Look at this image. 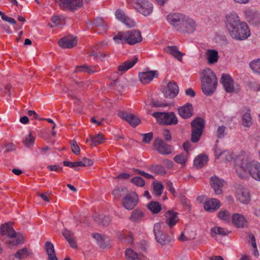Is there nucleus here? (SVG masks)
Returning <instances> with one entry per match:
<instances>
[{
    "label": "nucleus",
    "instance_id": "28",
    "mask_svg": "<svg viewBox=\"0 0 260 260\" xmlns=\"http://www.w3.org/2000/svg\"><path fill=\"white\" fill-rule=\"evenodd\" d=\"M94 221L99 225L105 226L108 225L111 221L110 216L104 215H95L93 216Z\"/></svg>",
    "mask_w": 260,
    "mask_h": 260
},
{
    "label": "nucleus",
    "instance_id": "4",
    "mask_svg": "<svg viewBox=\"0 0 260 260\" xmlns=\"http://www.w3.org/2000/svg\"><path fill=\"white\" fill-rule=\"evenodd\" d=\"M1 235H7L10 239L8 244L11 246H16L23 243V237L19 233H16L11 224L5 223L0 229Z\"/></svg>",
    "mask_w": 260,
    "mask_h": 260
},
{
    "label": "nucleus",
    "instance_id": "7",
    "mask_svg": "<svg viewBox=\"0 0 260 260\" xmlns=\"http://www.w3.org/2000/svg\"><path fill=\"white\" fill-rule=\"evenodd\" d=\"M162 224L161 223H155L154 226L153 232L157 242L161 245H166L171 242V238L162 232Z\"/></svg>",
    "mask_w": 260,
    "mask_h": 260
},
{
    "label": "nucleus",
    "instance_id": "42",
    "mask_svg": "<svg viewBox=\"0 0 260 260\" xmlns=\"http://www.w3.org/2000/svg\"><path fill=\"white\" fill-rule=\"evenodd\" d=\"M89 137L92 144L95 146L102 143L105 140L104 136L101 133H99L95 136H90Z\"/></svg>",
    "mask_w": 260,
    "mask_h": 260
},
{
    "label": "nucleus",
    "instance_id": "14",
    "mask_svg": "<svg viewBox=\"0 0 260 260\" xmlns=\"http://www.w3.org/2000/svg\"><path fill=\"white\" fill-rule=\"evenodd\" d=\"M231 221L237 228H245L248 225V221L244 215L240 213H234L232 216Z\"/></svg>",
    "mask_w": 260,
    "mask_h": 260
},
{
    "label": "nucleus",
    "instance_id": "45",
    "mask_svg": "<svg viewBox=\"0 0 260 260\" xmlns=\"http://www.w3.org/2000/svg\"><path fill=\"white\" fill-rule=\"evenodd\" d=\"M153 188L156 196H159L162 194L164 189V186L161 183H154Z\"/></svg>",
    "mask_w": 260,
    "mask_h": 260
},
{
    "label": "nucleus",
    "instance_id": "48",
    "mask_svg": "<svg viewBox=\"0 0 260 260\" xmlns=\"http://www.w3.org/2000/svg\"><path fill=\"white\" fill-rule=\"evenodd\" d=\"M51 21L55 26H58L62 24L64 17L62 16H53L51 18Z\"/></svg>",
    "mask_w": 260,
    "mask_h": 260
},
{
    "label": "nucleus",
    "instance_id": "30",
    "mask_svg": "<svg viewBox=\"0 0 260 260\" xmlns=\"http://www.w3.org/2000/svg\"><path fill=\"white\" fill-rule=\"evenodd\" d=\"M205 125V121L201 117L195 118L191 122L192 130H203Z\"/></svg>",
    "mask_w": 260,
    "mask_h": 260
},
{
    "label": "nucleus",
    "instance_id": "31",
    "mask_svg": "<svg viewBox=\"0 0 260 260\" xmlns=\"http://www.w3.org/2000/svg\"><path fill=\"white\" fill-rule=\"evenodd\" d=\"M45 250L48 255V260H58L55 253L53 244L50 242H46L45 245Z\"/></svg>",
    "mask_w": 260,
    "mask_h": 260
},
{
    "label": "nucleus",
    "instance_id": "12",
    "mask_svg": "<svg viewBox=\"0 0 260 260\" xmlns=\"http://www.w3.org/2000/svg\"><path fill=\"white\" fill-rule=\"evenodd\" d=\"M197 26L196 22L192 18L185 16L181 26V28L179 31L187 33H192L196 30Z\"/></svg>",
    "mask_w": 260,
    "mask_h": 260
},
{
    "label": "nucleus",
    "instance_id": "24",
    "mask_svg": "<svg viewBox=\"0 0 260 260\" xmlns=\"http://www.w3.org/2000/svg\"><path fill=\"white\" fill-rule=\"evenodd\" d=\"M165 52L172 55L179 61H181L182 57L185 55L181 53L175 46H169L164 49Z\"/></svg>",
    "mask_w": 260,
    "mask_h": 260
},
{
    "label": "nucleus",
    "instance_id": "64",
    "mask_svg": "<svg viewBox=\"0 0 260 260\" xmlns=\"http://www.w3.org/2000/svg\"><path fill=\"white\" fill-rule=\"evenodd\" d=\"M190 146L191 144L188 141L185 142L183 145L184 150H185V153H187V155L188 154V152L190 149Z\"/></svg>",
    "mask_w": 260,
    "mask_h": 260
},
{
    "label": "nucleus",
    "instance_id": "2",
    "mask_svg": "<svg viewBox=\"0 0 260 260\" xmlns=\"http://www.w3.org/2000/svg\"><path fill=\"white\" fill-rule=\"evenodd\" d=\"M236 171L238 176L244 178L249 174L254 180L260 181V162L246 157H238L236 160Z\"/></svg>",
    "mask_w": 260,
    "mask_h": 260
},
{
    "label": "nucleus",
    "instance_id": "37",
    "mask_svg": "<svg viewBox=\"0 0 260 260\" xmlns=\"http://www.w3.org/2000/svg\"><path fill=\"white\" fill-rule=\"evenodd\" d=\"M211 236L213 238H215L216 235L225 236L229 234V231L219 226L211 228Z\"/></svg>",
    "mask_w": 260,
    "mask_h": 260
},
{
    "label": "nucleus",
    "instance_id": "13",
    "mask_svg": "<svg viewBox=\"0 0 260 260\" xmlns=\"http://www.w3.org/2000/svg\"><path fill=\"white\" fill-rule=\"evenodd\" d=\"M164 93L166 98L173 99L178 93L179 87L177 83L174 81L169 82L164 89Z\"/></svg>",
    "mask_w": 260,
    "mask_h": 260
},
{
    "label": "nucleus",
    "instance_id": "63",
    "mask_svg": "<svg viewBox=\"0 0 260 260\" xmlns=\"http://www.w3.org/2000/svg\"><path fill=\"white\" fill-rule=\"evenodd\" d=\"M82 161L84 167L90 166L93 165V161L91 159L87 158H83L82 159Z\"/></svg>",
    "mask_w": 260,
    "mask_h": 260
},
{
    "label": "nucleus",
    "instance_id": "11",
    "mask_svg": "<svg viewBox=\"0 0 260 260\" xmlns=\"http://www.w3.org/2000/svg\"><path fill=\"white\" fill-rule=\"evenodd\" d=\"M154 149L162 155L169 154L172 152V147L166 144L159 138H157L155 140Z\"/></svg>",
    "mask_w": 260,
    "mask_h": 260
},
{
    "label": "nucleus",
    "instance_id": "40",
    "mask_svg": "<svg viewBox=\"0 0 260 260\" xmlns=\"http://www.w3.org/2000/svg\"><path fill=\"white\" fill-rule=\"evenodd\" d=\"M148 209L154 214L158 213L161 210V206L157 202L152 201L147 205Z\"/></svg>",
    "mask_w": 260,
    "mask_h": 260
},
{
    "label": "nucleus",
    "instance_id": "51",
    "mask_svg": "<svg viewBox=\"0 0 260 260\" xmlns=\"http://www.w3.org/2000/svg\"><path fill=\"white\" fill-rule=\"evenodd\" d=\"M122 22L128 27H133L136 25L135 21L127 16Z\"/></svg>",
    "mask_w": 260,
    "mask_h": 260
},
{
    "label": "nucleus",
    "instance_id": "26",
    "mask_svg": "<svg viewBox=\"0 0 260 260\" xmlns=\"http://www.w3.org/2000/svg\"><path fill=\"white\" fill-rule=\"evenodd\" d=\"M177 215L178 213L177 212L170 210L166 213V223L169 227L172 228L178 221L179 219Z\"/></svg>",
    "mask_w": 260,
    "mask_h": 260
},
{
    "label": "nucleus",
    "instance_id": "36",
    "mask_svg": "<svg viewBox=\"0 0 260 260\" xmlns=\"http://www.w3.org/2000/svg\"><path fill=\"white\" fill-rule=\"evenodd\" d=\"M31 254L32 253L30 252L27 248L24 247L18 250L15 253L14 256L17 259H22L27 257L29 255Z\"/></svg>",
    "mask_w": 260,
    "mask_h": 260
},
{
    "label": "nucleus",
    "instance_id": "50",
    "mask_svg": "<svg viewBox=\"0 0 260 260\" xmlns=\"http://www.w3.org/2000/svg\"><path fill=\"white\" fill-rule=\"evenodd\" d=\"M132 182L137 186L142 187L145 184L144 180L140 177H134L131 179Z\"/></svg>",
    "mask_w": 260,
    "mask_h": 260
},
{
    "label": "nucleus",
    "instance_id": "43",
    "mask_svg": "<svg viewBox=\"0 0 260 260\" xmlns=\"http://www.w3.org/2000/svg\"><path fill=\"white\" fill-rule=\"evenodd\" d=\"M249 66L254 72L260 75V59L252 60Z\"/></svg>",
    "mask_w": 260,
    "mask_h": 260
},
{
    "label": "nucleus",
    "instance_id": "20",
    "mask_svg": "<svg viewBox=\"0 0 260 260\" xmlns=\"http://www.w3.org/2000/svg\"><path fill=\"white\" fill-rule=\"evenodd\" d=\"M118 116L119 117L125 119L134 127L137 126L140 122V119L137 116L123 111L118 112Z\"/></svg>",
    "mask_w": 260,
    "mask_h": 260
},
{
    "label": "nucleus",
    "instance_id": "52",
    "mask_svg": "<svg viewBox=\"0 0 260 260\" xmlns=\"http://www.w3.org/2000/svg\"><path fill=\"white\" fill-rule=\"evenodd\" d=\"M90 56H92L95 59H100L102 61L105 60L108 57V55L106 54L96 52L95 51H93Z\"/></svg>",
    "mask_w": 260,
    "mask_h": 260
},
{
    "label": "nucleus",
    "instance_id": "6",
    "mask_svg": "<svg viewBox=\"0 0 260 260\" xmlns=\"http://www.w3.org/2000/svg\"><path fill=\"white\" fill-rule=\"evenodd\" d=\"M135 9L144 16L150 15L153 11V5L147 0H136Z\"/></svg>",
    "mask_w": 260,
    "mask_h": 260
},
{
    "label": "nucleus",
    "instance_id": "62",
    "mask_svg": "<svg viewBox=\"0 0 260 260\" xmlns=\"http://www.w3.org/2000/svg\"><path fill=\"white\" fill-rule=\"evenodd\" d=\"M47 168L51 171L59 172L62 170V168L58 165H50Z\"/></svg>",
    "mask_w": 260,
    "mask_h": 260
},
{
    "label": "nucleus",
    "instance_id": "1",
    "mask_svg": "<svg viewBox=\"0 0 260 260\" xmlns=\"http://www.w3.org/2000/svg\"><path fill=\"white\" fill-rule=\"evenodd\" d=\"M225 26L231 37L236 40H245L250 35L247 24L241 22L238 14L235 12L226 15Z\"/></svg>",
    "mask_w": 260,
    "mask_h": 260
},
{
    "label": "nucleus",
    "instance_id": "25",
    "mask_svg": "<svg viewBox=\"0 0 260 260\" xmlns=\"http://www.w3.org/2000/svg\"><path fill=\"white\" fill-rule=\"evenodd\" d=\"M220 207V202L216 199H211L204 203V209L209 212L214 211Z\"/></svg>",
    "mask_w": 260,
    "mask_h": 260
},
{
    "label": "nucleus",
    "instance_id": "8",
    "mask_svg": "<svg viewBox=\"0 0 260 260\" xmlns=\"http://www.w3.org/2000/svg\"><path fill=\"white\" fill-rule=\"evenodd\" d=\"M139 199L135 192H131L125 194L122 200L123 207L128 210L133 209L138 204Z\"/></svg>",
    "mask_w": 260,
    "mask_h": 260
},
{
    "label": "nucleus",
    "instance_id": "17",
    "mask_svg": "<svg viewBox=\"0 0 260 260\" xmlns=\"http://www.w3.org/2000/svg\"><path fill=\"white\" fill-rule=\"evenodd\" d=\"M158 76V73L157 71H146L139 74L140 80L144 84L149 83Z\"/></svg>",
    "mask_w": 260,
    "mask_h": 260
},
{
    "label": "nucleus",
    "instance_id": "29",
    "mask_svg": "<svg viewBox=\"0 0 260 260\" xmlns=\"http://www.w3.org/2000/svg\"><path fill=\"white\" fill-rule=\"evenodd\" d=\"M138 61V58L136 56L134 57L131 59L128 60L118 67V71L124 73L128 69L132 68Z\"/></svg>",
    "mask_w": 260,
    "mask_h": 260
},
{
    "label": "nucleus",
    "instance_id": "10",
    "mask_svg": "<svg viewBox=\"0 0 260 260\" xmlns=\"http://www.w3.org/2000/svg\"><path fill=\"white\" fill-rule=\"evenodd\" d=\"M59 7L64 10H74L80 8L82 0H55Z\"/></svg>",
    "mask_w": 260,
    "mask_h": 260
},
{
    "label": "nucleus",
    "instance_id": "57",
    "mask_svg": "<svg viewBox=\"0 0 260 260\" xmlns=\"http://www.w3.org/2000/svg\"><path fill=\"white\" fill-rule=\"evenodd\" d=\"M72 150L73 152L76 155H78L80 152V149L75 140L72 141Z\"/></svg>",
    "mask_w": 260,
    "mask_h": 260
},
{
    "label": "nucleus",
    "instance_id": "33",
    "mask_svg": "<svg viewBox=\"0 0 260 260\" xmlns=\"http://www.w3.org/2000/svg\"><path fill=\"white\" fill-rule=\"evenodd\" d=\"M253 123L250 110L247 109L246 112L242 115V124L244 127L249 128L253 124Z\"/></svg>",
    "mask_w": 260,
    "mask_h": 260
},
{
    "label": "nucleus",
    "instance_id": "60",
    "mask_svg": "<svg viewBox=\"0 0 260 260\" xmlns=\"http://www.w3.org/2000/svg\"><path fill=\"white\" fill-rule=\"evenodd\" d=\"M2 19L3 20L9 22V23H10L11 24H15L16 23V21L14 18L8 17L7 16L5 15V14L3 15Z\"/></svg>",
    "mask_w": 260,
    "mask_h": 260
},
{
    "label": "nucleus",
    "instance_id": "3",
    "mask_svg": "<svg viewBox=\"0 0 260 260\" xmlns=\"http://www.w3.org/2000/svg\"><path fill=\"white\" fill-rule=\"evenodd\" d=\"M217 80L215 74L210 68L205 69L203 72L202 89L206 95L212 94L216 88Z\"/></svg>",
    "mask_w": 260,
    "mask_h": 260
},
{
    "label": "nucleus",
    "instance_id": "58",
    "mask_svg": "<svg viewBox=\"0 0 260 260\" xmlns=\"http://www.w3.org/2000/svg\"><path fill=\"white\" fill-rule=\"evenodd\" d=\"M76 72H93L91 69H89L86 65H83L77 67L76 69Z\"/></svg>",
    "mask_w": 260,
    "mask_h": 260
},
{
    "label": "nucleus",
    "instance_id": "39",
    "mask_svg": "<svg viewBox=\"0 0 260 260\" xmlns=\"http://www.w3.org/2000/svg\"><path fill=\"white\" fill-rule=\"evenodd\" d=\"M218 218L226 223H229L232 218L230 213L228 210H221L218 214Z\"/></svg>",
    "mask_w": 260,
    "mask_h": 260
},
{
    "label": "nucleus",
    "instance_id": "19",
    "mask_svg": "<svg viewBox=\"0 0 260 260\" xmlns=\"http://www.w3.org/2000/svg\"><path fill=\"white\" fill-rule=\"evenodd\" d=\"M221 82L227 92L231 93L234 91V81L229 75L223 74L221 76Z\"/></svg>",
    "mask_w": 260,
    "mask_h": 260
},
{
    "label": "nucleus",
    "instance_id": "23",
    "mask_svg": "<svg viewBox=\"0 0 260 260\" xmlns=\"http://www.w3.org/2000/svg\"><path fill=\"white\" fill-rule=\"evenodd\" d=\"M236 197L241 203L247 204L250 200V192L247 188H240L237 191Z\"/></svg>",
    "mask_w": 260,
    "mask_h": 260
},
{
    "label": "nucleus",
    "instance_id": "44",
    "mask_svg": "<svg viewBox=\"0 0 260 260\" xmlns=\"http://www.w3.org/2000/svg\"><path fill=\"white\" fill-rule=\"evenodd\" d=\"M35 137L32 135L31 133H29L28 135L24 138L23 143L25 146L29 147L34 144Z\"/></svg>",
    "mask_w": 260,
    "mask_h": 260
},
{
    "label": "nucleus",
    "instance_id": "49",
    "mask_svg": "<svg viewBox=\"0 0 260 260\" xmlns=\"http://www.w3.org/2000/svg\"><path fill=\"white\" fill-rule=\"evenodd\" d=\"M203 131H192L191 141L193 143L198 142L202 134Z\"/></svg>",
    "mask_w": 260,
    "mask_h": 260
},
{
    "label": "nucleus",
    "instance_id": "18",
    "mask_svg": "<svg viewBox=\"0 0 260 260\" xmlns=\"http://www.w3.org/2000/svg\"><path fill=\"white\" fill-rule=\"evenodd\" d=\"M224 183V181L216 176H212L210 178L211 187L214 190L216 194H220L222 193V187Z\"/></svg>",
    "mask_w": 260,
    "mask_h": 260
},
{
    "label": "nucleus",
    "instance_id": "35",
    "mask_svg": "<svg viewBox=\"0 0 260 260\" xmlns=\"http://www.w3.org/2000/svg\"><path fill=\"white\" fill-rule=\"evenodd\" d=\"M115 43L117 44H127V38L126 31L119 32L113 37V38Z\"/></svg>",
    "mask_w": 260,
    "mask_h": 260
},
{
    "label": "nucleus",
    "instance_id": "27",
    "mask_svg": "<svg viewBox=\"0 0 260 260\" xmlns=\"http://www.w3.org/2000/svg\"><path fill=\"white\" fill-rule=\"evenodd\" d=\"M206 58L209 64L217 62L219 58L218 51L214 49H208L205 53Z\"/></svg>",
    "mask_w": 260,
    "mask_h": 260
},
{
    "label": "nucleus",
    "instance_id": "21",
    "mask_svg": "<svg viewBox=\"0 0 260 260\" xmlns=\"http://www.w3.org/2000/svg\"><path fill=\"white\" fill-rule=\"evenodd\" d=\"M92 236L101 248H105L111 247L110 239L109 237L99 233L92 234Z\"/></svg>",
    "mask_w": 260,
    "mask_h": 260
},
{
    "label": "nucleus",
    "instance_id": "54",
    "mask_svg": "<svg viewBox=\"0 0 260 260\" xmlns=\"http://www.w3.org/2000/svg\"><path fill=\"white\" fill-rule=\"evenodd\" d=\"M62 234L67 240L73 238L74 234L70 230L64 229L62 230Z\"/></svg>",
    "mask_w": 260,
    "mask_h": 260
},
{
    "label": "nucleus",
    "instance_id": "16",
    "mask_svg": "<svg viewBox=\"0 0 260 260\" xmlns=\"http://www.w3.org/2000/svg\"><path fill=\"white\" fill-rule=\"evenodd\" d=\"M179 116L183 119H188L193 115V109L190 103H186L178 108Z\"/></svg>",
    "mask_w": 260,
    "mask_h": 260
},
{
    "label": "nucleus",
    "instance_id": "46",
    "mask_svg": "<svg viewBox=\"0 0 260 260\" xmlns=\"http://www.w3.org/2000/svg\"><path fill=\"white\" fill-rule=\"evenodd\" d=\"M151 171L158 174V175H164L166 174V170L165 168L159 165L153 166L151 168Z\"/></svg>",
    "mask_w": 260,
    "mask_h": 260
},
{
    "label": "nucleus",
    "instance_id": "32",
    "mask_svg": "<svg viewBox=\"0 0 260 260\" xmlns=\"http://www.w3.org/2000/svg\"><path fill=\"white\" fill-rule=\"evenodd\" d=\"M208 158L205 154H200L197 156L193 161V164L198 169L203 168L208 162Z\"/></svg>",
    "mask_w": 260,
    "mask_h": 260
},
{
    "label": "nucleus",
    "instance_id": "47",
    "mask_svg": "<svg viewBox=\"0 0 260 260\" xmlns=\"http://www.w3.org/2000/svg\"><path fill=\"white\" fill-rule=\"evenodd\" d=\"M94 24L96 26L102 27L104 30H106L107 29V24L106 22H105L103 19L101 17H97L94 20Z\"/></svg>",
    "mask_w": 260,
    "mask_h": 260
},
{
    "label": "nucleus",
    "instance_id": "56",
    "mask_svg": "<svg viewBox=\"0 0 260 260\" xmlns=\"http://www.w3.org/2000/svg\"><path fill=\"white\" fill-rule=\"evenodd\" d=\"M115 16L118 20L122 22L126 15L123 11L118 10L115 12Z\"/></svg>",
    "mask_w": 260,
    "mask_h": 260
},
{
    "label": "nucleus",
    "instance_id": "41",
    "mask_svg": "<svg viewBox=\"0 0 260 260\" xmlns=\"http://www.w3.org/2000/svg\"><path fill=\"white\" fill-rule=\"evenodd\" d=\"M187 159V153H181L178 155H177L174 157V161L184 166L186 162Z\"/></svg>",
    "mask_w": 260,
    "mask_h": 260
},
{
    "label": "nucleus",
    "instance_id": "22",
    "mask_svg": "<svg viewBox=\"0 0 260 260\" xmlns=\"http://www.w3.org/2000/svg\"><path fill=\"white\" fill-rule=\"evenodd\" d=\"M77 38L73 36H68L60 39L58 42L59 46L63 48H72L76 45Z\"/></svg>",
    "mask_w": 260,
    "mask_h": 260
},
{
    "label": "nucleus",
    "instance_id": "9",
    "mask_svg": "<svg viewBox=\"0 0 260 260\" xmlns=\"http://www.w3.org/2000/svg\"><path fill=\"white\" fill-rule=\"evenodd\" d=\"M185 16L181 13H171L167 16V20L175 29L179 31Z\"/></svg>",
    "mask_w": 260,
    "mask_h": 260
},
{
    "label": "nucleus",
    "instance_id": "55",
    "mask_svg": "<svg viewBox=\"0 0 260 260\" xmlns=\"http://www.w3.org/2000/svg\"><path fill=\"white\" fill-rule=\"evenodd\" d=\"M245 16L246 18L249 20L251 21L254 18L256 14L251 10H247L245 11Z\"/></svg>",
    "mask_w": 260,
    "mask_h": 260
},
{
    "label": "nucleus",
    "instance_id": "15",
    "mask_svg": "<svg viewBox=\"0 0 260 260\" xmlns=\"http://www.w3.org/2000/svg\"><path fill=\"white\" fill-rule=\"evenodd\" d=\"M127 44L133 45L142 40L141 32L138 30L126 31Z\"/></svg>",
    "mask_w": 260,
    "mask_h": 260
},
{
    "label": "nucleus",
    "instance_id": "61",
    "mask_svg": "<svg viewBox=\"0 0 260 260\" xmlns=\"http://www.w3.org/2000/svg\"><path fill=\"white\" fill-rule=\"evenodd\" d=\"M167 184V187L168 188V190L174 195H175L176 193V191L174 189V188L173 186V183L170 181H167L166 182Z\"/></svg>",
    "mask_w": 260,
    "mask_h": 260
},
{
    "label": "nucleus",
    "instance_id": "53",
    "mask_svg": "<svg viewBox=\"0 0 260 260\" xmlns=\"http://www.w3.org/2000/svg\"><path fill=\"white\" fill-rule=\"evenodd\" d=\"M141 136L143 137L142 141L148 144L152 140L153 134L152 132H150L147 134H141Z\"/></svg>",
    "mask_w": 260,
    "mask_h": 260
},
{
    "label": "nucleus",
    "instance_id": "59",
    "mask_svg": "<svg viewBox=\"0 0 260 260\" xmlns=\"http://www.w3.org/2000/svg\"><path fill=\"white\" fill-rule=\"evenodd\" d=\"M225 151H222L219 147H218L217 144H215L214 147V153L216 157L218 158Z\"/></svg>",
    "mask_w": 260,
    "mask_h": 260
},
{
    "label": "nucleus",
    "instance_id": "5",
    "mask_svg": "<svg viewBox=\"0 0 260 260\" xmlns=\"http://www.w3.org/2000/svg\"><path fill=\"white\" fill-rule=\"evenodd\" d=\"M152 116L156 119L157 122L161 125H175L178 123V118L173 112H154Z\"/></svg>",
    "mask_w": 260,
    "mask_h": 260
},
{
    "label": "nucleus",
    "instance_id": "34",
    "mask_svg": "<svg viewBox=\"0 0 260 260\" xmlns=\"http://www.w3.org/2000/svg\"><path fill=\"white\" fill-rule=\"evenodd\" d=\"M125 254L128 260H143L144 257L142 254H138L130 248L125 250Z\"/></svg>",
    "mask_w": 260,
    "mask_h": 260
},
{
    "label": "nucleus",
    "instance_id": "38",
    "mask_svg": "<svg viewBox=\"0 0 260 260\" xmlns=\"http://www.w3.org/2000/svg\"><path fill=\"white\" fill-rule=\"evenodd\" d=\"M143 216V213L140 210L136 209L132 212L129 219L133 222H139L142 219Z\"/></svg>",
    "mask_w": 260,
    "mask_h": 260
}]
</instances>
